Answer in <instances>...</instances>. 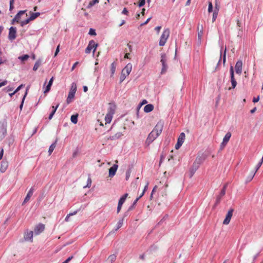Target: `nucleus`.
<instances>
[{"label": "nucleus", "mask_w": 263, "mask_h": 263, "mask_svg": "<svg viewBox=\"0 0 263 263\" xmlns=\"http://www.w3.org/2000/svg\"><path fill=\"white\" fill-rule=\"evenodd\" d=\"M7 121L3 119L0 121V142L7 135Z\"/></svg>", "instance_id": "f257e3e1"}, {"label": "nucleus", "mask_w": 263, "mask_h": 263, "mask_svg": "<svg viewBox=\"0 0 263 263\" xmlns=\"http://www.w3.org/2000/svg\"><path fill=\"white\" fill-rule=\"evenodd\" d=\"M132 69L131 63H128L126 66L122 69L121 74L120 78V82L122 83L125 79L126 77L130 73Z\"/></svg>", "instance_id": "f03ea898"}, {"label": "nucleus", "mask_w": 263, "mask_h": 263, "mask_svg": "<svg viewBox=\"0 0 263 263\" xmlns=\"http://www.w3.org/2000/svg\"><path fill=\"white\" fill-rule=\"evenodd\" d=\"M167 58L166 57V54L164 53H162L161 54V60H160V62H161V63L162 64V66L161 71V73L162 74H164L166 72V71L168 69V67L167 64Z\"/></svg>", "instance_id": "7ed1b4c3"}, {"label": "nucleus", "mask_w": 263, "mask_h": 263, "mask_svg": "<svg viewBox=\"0 0 263 263\" xmlns=\"http://www.w3.org/2000/svg\"><path fill=\"white\" fill-rule=\"evenodd\" d=\"M170 31L168 28H166L163 31L162 34L161 35L159 43L160 46H163L165 45L170 35Z\"/></svg>", "instance_id": "20e7f679"}, {"label": "nucleus", "mask_w": 263, "mask_h": 263, "mask_svg": "<svg viewBox=\"0 0 263 263\" xmlns=\"http://www.w3.org/2000/svg\"><path fill=\"white\" fill-rule=\"evenodd\" d=\"M159 135L156 134L153 130L149 134L146 141L145 144L149 145L152 142H153Z\"/></svg>", "instance_id": "39448f33"}, {"label": "nucleus", "mask_w": 263, "mask_h": 263, "mask_svg": "<svg viewBox=\"0 0 263 263\" xmlns=\"http://www.w3.org/2000/svg\"><path fill=\"white\" fill-rule=\"evenodd\" d=\"M98 45V44H96L93 40L90 41L87 47L85 49V53H90L92 48H93V52L94 53Z\"/></svg>", "instance_id": "423d86ee"}, {"label": "nucleus", "mask_w": 263, "mask_h": 263, "mask_svg": "<svg viewBox=\"0 0 263 263\" xmlns=\"http://www.w3.org/2000/svg\"><path fill=\"white\" fill-rule=\"evenodd\" d=\"M163 126L164 122L160 120L158 122V123L155 126L154 128L153 129V130L159 136L162 133V131L163 128Z\"/></svg>", "instance_id": "0eeeda50"}, {"label": "nucleus", "mask_w": 263, "mask_h": 263, "mask_svg": "<svg viewBox=\"0 0 263 263\" xmlns=\"http://www.w3.org/2000/svg\"><path fill=\"white\" fill-rule=\"evenodd\" d=\"M227 186V184H225L223 186V188L221 190L220 194L217 197L216 202L214 205V207H215L217 204H218L220 203L221 198L225 195Z\"/></svg>", "instance_id": "6e6552de"}, {"label": "nucleus", "mask_w": 263, "mask_h": 263, "mask_svg": "<svg viewBox=\"0 0 263 263\" xmlns=\"http://www.w3.org/2000/svg\"><path fill=\"white\" fill-rule=\"evenodd\" d=\"M16 37V28L14 27H11L9 28L8 39L10 41H13Z\"/></svg>", "instance_id": "1a4fd4ad"}, {"label": "nucleus", "mask_w": 263, "mask_h": 263, "mask_svg": "<svg viewBox=\"0 0 263 263\" xmlns=\"http://www.w3.org/2000/svg\"><path fill=\"white\" fill-rule=\"evenodd\" d=\"M230 76H231V84H232V88H235L237 85V82L235 80V78H234V68L232 66H231L230 67Z\"/></svg>", "instance_id": "9d476101"}, {"label": "nucleus", "mask_w": 263, "mask_h": 263, "mask_svg": "<svg viewBox=\"0 0 263 263\" xmlns=\"http://www.w3.org/2000/svg\"><path fill=\"white\" fill-rule=\"evenodd\" d=\"M127 196H128V194L126 193L120 198L119 202H118V207H117V213H119L120 212V211H121L122 206L123 204L124 203V202H125Z\"/></svg>", "instance_id": "9b49d317"}, {"label": "nucleus", "mask_w": 263, "mask_h": 263, "mask_svg": "<svg viewBox=\"0 0 263 263\" xmlns=\"http://www.w3.org/2000/svg\"><path fill=\"white\" fill-rule=\"evenodd\" d=\"M234 210L233 209H231L228 212L226 217L224 220L223 221V224H228L231 220V219L233 215Z\"/></svg>", "instance_id": "f8f14e48"}, {"label": "nucleus", "mask_w": 263, "mask_h": 263, "mask_svg": "<svg viewBox=\"0 0 263 263\" xmlns=\"http://www.w3.org/2000/svg\"><path fill=\"white\" fill-rule=\"evenodd\" d=\"M45 229V225L42 223L38 224L34 229L33 232L35 235H39Z\"/></svg>", "instance_id": "ddd939ff"}, {"label": "nucleus", "mask_w": 263, "mask_h": 263, "mask_svg": "<svg viewBox=\"0 0 263 263\" xmlns=\"http://www.w3.org/2000/svg\"><path fill=\"white\" fill-rule=\"evenodd\" d=\"M242 62L241 60L238 61L235 65V69L236 73L240 74L242 72Z\"/></svg>", "instance_id": "4468645a"}, {"label": "nucleus", "mask_w": 263, "mask_h": 263, "mask_svg": "<svg viewBox=\"0 0 263 263\" xmlns=\"http://www.w3.org/2000/svg\"><path fill=\"white\" fill-rule=\"evenodd\" d=\"M118 165L116 164H114L111 167L109 168V177H113L117 172Z\"/></svg>", "instance_id": "2eb2a0df"}, {"label": "nucleus", "mask_w": 263, "mask_h": 263, "mask_svg": "<svg viewBox=\"0 0 263 263\" xmlns=\"http://www.w3.org/2000/svg\"><path fill=\"white\" fill-rule=\"evenodd\" d=\"M205 156L202 154L201 156H198L194 163L197 166H199V165L204 161L205 159Z\"/></svg>", "instance_id": "dca6fc26"}, {"label": "nucleus", "mask_w": 263, "mask_h": 263, "mask_svg": "<svg viewBox=\"0 0 263 263\" xmlns=\"http://www.w3.org/2000/svg\"><path fill=\"white\" fill-rule=\"evenodd\" d=\"M34 192V189L31 187L27 193L26 197L25 198L24 201L22 203V205H24L26 202H27L30 199L31 196L32 195L33 193Z\"/></svg>", "instance_id": "f3484780"}, {"label": "nucleus", "mask_w": 263, "mask_h": 263, "mask_svg": "<svg viewBox=\"0 0 263 263\" xmlns=\"http://www.w3.org/2000/svg\"><path fill=\"white\" fill-rule=\"evenodd\" d=\"M199 166L193 163L190 171V178H192Z\"/></svg>", "instance_id": "a211bd4d"}, {"label": "nucleus", "mask_w": 263, "mask_h": 263, "mask_svg": "<svg viewBox=\"0 0 263 263\" xmlns=\"http://www.w3.org/2000/svg\"><path fill=\"white\" fill-rule=\"evenodd\" d=\"M123 134L121 132H118L113 136H110L108 139L111 140H115L119 139Z\"/></svg>", "instance_id": "6ab92c4d"}, {"label": "nucleus", "mask_w": 263, "mask_h": 263, "mask_svg": "<svg viewBox=\"0 0 263 263\" xmlns=\"http://www.w3.org/2000/svg\"><path fill=\"white\" fill-rule=\"evenodd\" d=\"M8 166V163L7 161H2L0 168V171L2 173H4L7 169Z\"/></svg>", "instance_id": "aec40b11"}, {"label": "nucleus", "mask_w": 263, "mask_h": 263, "mask_svg": "<svg viewBox=\"0 0 263 263\" xmlns=\"http://www.w3.org/2000/svg\"><path fill=\"white\" fill-rule=\"evenodd\" d=\"M33 231H30L25 234L24 238L26 240H32L33 237Z\"/></svg>", "instance_id": "412c9836"}, {"label": "nucleus", "mask_w": 263, "mask_h": 263, "mask_svg": "<svg viewBox=\"0 0 263 263\" xmlns=\"http://www.w3.org/2000/svg\"><path fill=\"white\" fill-rule=\"evenodd\" d=\"M110 106L108 108V114L111 115L113 116V115L115 113V110H116V105L115 104H109Z\"/></svg>", "instance_id": "4be33fe9"}, {"label": "nucleus", "mask_w": 263, "mask_h": 263, "mask_svg": "<svg viewBox=\"0 0 263 263\" xmlns=\"http://www.w3.org/2000/svg\"><path fill=\"white\" fill-rule=\"evenodd\" d=\"M154 106L151 104L146 105L144 107V111L146 112H149L154 109Z\"/></svg>", "instance_id": "5701e85b"}, {"label": "nucleus", "mask_w": 263, "mask_h": 263, "mask_svg": "<svg viewBox=\"0 0 263 263\" xmlns=\"http://www.w3.org/2000/svg\"><path fill=\"white\" fill-rule=\"evenodd\" d=\"M26 12V10H21L20 11L14 16L15 19L18 21V22H20V19L21 18V15L24 14Z\"/></svg>", "instance_id": "b1692460"}, {"label": "nucleus", "mask_w": 263, "mask_h": 263, "mask_svg": "<svg viewBox=\"0 0 263 263\" xmlns=\"http://www.w3.org/2000/svg\"><path fill=\"white\" fill-rule=\"evenodd\" d=\"M57 141L58 140L56 139L55 142L54 143H53L49 147V150H48V153H49V155H51V153L53 152V150L54 149L55 146H56V144H57Z\"/></svg>", "instance_id": "393cba45"}, {"label": "nucleus", "mask_w": 263, "mask_h": 263, "mask_svg": "<svg viewBox=\"0 0 263 263\" xmlns=\"http://www.w3.org/2000/svg\"><path fill=\"white\" fill-rule=\"evenodd\" d=\"M116 63L115 62H114L111 64V68H110V71H111V77H112L114 74L116 69Z\"/></svg>", "instance_id": "a878e982"}, {"label": "nucleus", "mask_w": 263, "mask_h": 263, "mask_svg": "<svg viewBox=\"0 0 263 263\" xmlns=\"http://www.w3.org/2000/svg\"><path fill=\"white\" fill-rule=\"evenodd\" d=\"M74 95L75 94H74L73 92H69L68 97L66 100L67 104H69L71 102L72 99L74 97Z\"/></svg>", "instance_id": "bb28decb"}, {"label": "nucleus", "mask_w": 263, "mask_h": 263, "mask_svg": "<svg viewBox=\"0 0 263 263\" xmlns=\"http://www.w3.org/2000/svg\"><path fill=\"white\" fill-rule=\"evenodd\" d=\"M231 137V133L230 132H228L226 134L225 136L224 137L222 141H223L224 143H228V142L230 140Z\"/></svg>", "instance_id": "cd10ccee"}, {"label": "nucleus", "mask_w": 263, "mask_h": 263, "mask_svg": "<svg viewBox=\"0 0 263 263\" xmlns=\"http://www.w3.org/2000/svg\"><path fill=\"white\" fill-rule=\"evenodd\" d=\"M199 27L198 26V40L201 41L202 35H203V27L202 25H201V29H200V30H199Z\"/></svg>", "instance_id": "c85d7f7f"}, {"label": "nucleus", "mask_w": 263, "mask_h": 263, "mask_svg": "<svg viewBox=\"0 0 263 263\" xmlns=\"http://www.w3.org/2000/svg\"><path fill=\"white\" fill-rule=\"evenodd\" d=\"M123 221H124V217H122V218L119 219V220L118 221V222L117 223V227L115 229V231H117L118 229H119L123 226Z\"/></svg>", "instance_id": "c756f323"}, {"label": "nucleus", "mask_w": 263, "mask_h": 263, "mask_svg": "<svg viewBox=\"0 0 263 263\" xmlns=\"http://www.w3.org/2000/svg\"><path fill=\"white\" fill-rule=\"evenodd\" d=\"M218 9L217 8V4L216 5L215 9L213 13L212 22H214L218 15Z\"/></svg>", "instance_id": "7c9ffc66"}, {"label": "nucleus", "mask_w": 263, "mask_h": 263, "mask_svg": "<svg viewBox=\"0 0 263 263\" xmlns=\"http://www.w3.org/2000/svg\"><path fill=\"white\" fill-rule=\"evenodd\" d=\"M78 118V114L72 115L70 118V120H71V122H72L74 124L77 123Z\"/></svg>", "instance_id": "2f4dec72"}, {"label": "nucleus", "mask_w": 263, "mask_h": 263, "mask_svg": "<svg viewBox=\"0 0 263 263\" xmlns=\"http://www.w3.org/2000/svg\"><path fill=\"white\" fill-rule=\"evenodd\" d=\"M30 13H31V14H30V16L29 17H30V20H31V21L35 20L36 17H37L40 15V12H35V13L30 12Z\"/></svg>", "instance_id": "473e14b6"}, {"label": "nucleus", "mask_w": 263, "mask_h": 263, "mask_svg": "<svg viewBox=\"0 0 263 263\" xmlns=\"http://www.w3.org/2000/svg\"><path fill=\"white\" fill-rule=\"evenodd\" d=\"M112 119V115L107 114L105 117V121L106 122V124L110 123Z\"/></svg>", "instance_id": "72a5a7b5"}, {"label": "nucleus", "mask_w": 263, "mask_h": 263, "mask_svg": "<svg viewBox=\"0 0 263 263\" xmlns=\"http://www.w3.org/2000/svg\"><path fill=\"white\" fill-rule=\"evenodd\" d=\"M158 247L157 245L153 244L149 248L147 251H149L150 253H152L158 249Z\"/></svg>", "instance_id": "f704fd0d"}, {"label": "nucleus", "mask_w": 263, "mask_h": 263, "mask_svg": "<svg viewBox=\"0 0 263 263\" xmlns=\"http://www.w3.org/2000/svg\"><path fill=\"white\" fill-rule=\"evenodd\" d=\"M255 174V172H254L253 171H252L250 175L247 177L246 180V182H249L251 181L253 179Z\"/></svg>", "instance_id": "c9c22d12"}, {"label": "nucleus", "mask_w": 263, "mask_h": 263, "mask_svg": "<svg viewBox=\"0 0 263 263\" xmlns=\"http://www.w3.org/2000/svg\"><path fill=\"white\" fill-rule=\"evenodd\" d=\"M99 2V0H92L90 1L88 6H87V8L88 9H90L91 8L93 5H95L96 4L98 3Z\"/></svg>", "instance_id": "e433bc0d"}, {"label": "nucleus", "mask_w": 263, "mask_h": 263, "mask_svg": "<svg viewBox=\"0 0 263 263\" xmlns=\"http://www.w3.org/2000/svg\"><path fill=\"white\" fill-rule=\"evenodd\" d=\"M41 64V60H37L34 65V66L33 67V70L34 71H36L39 68Z\"/></svg>", "instance_id": "4c0bfd02"}, {"label": "nucleus", "mask_w": 263, "mask_h": 263, "mask_svg": "<svg viewBox=\"0 0 263 263\" xmlns=\"http://www.w3.org/2000/svg\"><path fill=\"white\" fill-rule=\"evenodd\" d=\"M185 134L184 133H181L180 134V135L178 138V141L183 143L184 139H185Z\"/></svg>", "instance_id": "58836bf2"}, {"label": "nucleus", "mask_w": 263, "mask_h": 263, "mask_svg": "<svg viewBox=\"0 0 263 263\" xmlns=\"http://www.w3.org/2000/svg\"><path fill=\"white\" fill-rule=\"evenodd\" d=\"M76 91H77V85L75 83H73L71 84V86L69 92H73V93L75 94Z\"/></svg>", "instance_id": "ea45409f"}, {"label": "nucleus", "mask_w": 263, "mask_h": 263, "mask_svg": "<svg viewBox=\"0 0 263 263\" xmlns=\"http://www.w3.org/2000/svg\"><path fill=\"white\" fill-rule=\"evenodd\" d=\"M116 259V255L115 254L110 255L108 258V261H110L111 262L115 261Z\"/></svg>", "instance_id": "a19ab883"}, {"label": "nucleus", "mask_w": 263, "mask_h": 263, "mask_svg": "<svg viewBox=\"0 0 263 263\" xmlns=\"http://www.w3.org/2000/svg\"><path fill=\"white\" fill-rule=\"evenodd\" d=\"M31 21V20H30V17H29L24 21H21V22H20L21 26L23 27V26H25V25L28 24L30 22V21Z\"/></svg>", "instance_id": "79ce46f5"}, {"label": "nucleus", "mask_w": 263, "mask_h": 263, "mask_svg": "<svg viewBox=\"0 0 263 263\" xmlns=\"http://www.w3.org/2000/svg\"><path fill=\"white\" fill-rule=\"evenodd\" d=\"M29 56L28 54H24L22 56H20L18 57V59L21 60L22 61L24 62L28 59Z\"/></svg>", "instance_id": "37998d69"}, {"label": "nucleus", "mask_w": 263, "mask_h": 263, "mask_svg": "<svg viewBox=\"0 0 263 263\" xmlns=\"http://www.w3.org/2000/svg\"><path fill=\"white\" fill-rule=\"evenodd\" d=\"M27 94V89H26V92L25 93V95H24L23 98H22V102H21V103L20 105V108L21 110L22 109V108H23V104H24V100H25V97L26 96Z\"/></svg>", "instance_id": "c03bdc74"}, {"label": "nucleus", "mask_w": 263, "mask_h": 263, "mask_svg": "<svg viewBox=\"0 0 263 263\" xmlns=\"http://www.w3.org/2000/svg\"><path fill=\"white\" fill-rule=\"evenodd\" d=\"M78 211H79V210H77V211H76L73 212V213H70V214H68V215L66 216V217H65V220L66 221H69V217H70V216H72V215H74L78 213Z\"/></svg>", "instance_id": "a18cd8bd"}, {"label": "nucleus", "mask_w": 263, "mask_h": 263, "mask_svg": "<svg viewBox=\"0 0 263 263\" xmlns=\"http://www.w3.org/2000/svg\"><path fill=\"white\" fill-rule=\"evenodd\" d=\"M91 179L90 178V177H88V179H87V185L86 186H84V188H86V187H90V186H91Z\"/></svg>", "instance_id": "49530a36"}, {"label": "nucleus", "mask_w": 263, "mask_h": 263, "mask_svg": "<svg viewBox=\"0 0 263 263\" xmlns=\"http://www.w3.org/2000/svg\"><path fill=\"white\" fill-rule=\"evenodd\" d=\"M165 156H166V154H164V153H162L161 154V156H160V162H159V165H161V163L163 162V161L165 159Z\"/></svg>", "instance_id": "de8ad7c7"}, {"label": "nucleus", "mask_w": 263, "mask_h": 263, "mask_svg": "<svg viewBox=\"0 0 263 263\" xmlns=\"http://www.w3.org/2000/svg\"><path fill=\"white\" fill-rule=\"evenodd\" d=\"M147 103V101L146 100H143L142 102H141L139 105H138V106L137 107V109H138L139 110L141 108V107L144 105V104H145Z\"/></svg>", "instance_id": "09e8293b"}, {"label": "nucleus", "mask_w": 263, "mask_h": 263, "mask_svg": "<svg viewBox=\"0 0 263 263\" xmlns=\"http://www.w3.org/2000/svg\"><path fill=\"white\" fill-rule=\"evenodd\" d=\"M213 11V5L212 2H209V6H208V12L209 13L212 12Z\"/></svg>", "instance_id": "8fccbe9b"}, {"label": "nucleus", "mask_w": 263, "mask_h": 263, "mask_svg": "<svg viewBox=\"0 0 263 263\" xmlns=\"http://www.w3.org/2000/svg\"><path fill=\"white\" fill-rule=\"evenodd\" d=\"M51 85H50L48 84L45 87V90H44V92L45 93H46L50 91V89H51Z\"/></svg>", "instance_id": "3c124183"}, {"label": "nucleus", "mask_w": 263, "mask_h": 263, "mask_svg": "<svg viewBox=\"0 0 263 263\" xmlns=\"http://www.w3.org/2000/svg\"><path fill=\"white\" fill-rule=\"evenodd\" d=\"M88 33H89V34H90L91 35H96V32L95 29H92V28H90L89 29Z\"/></svg>", "instance_id": "603ef678"}, {"label": "nucleus", "mask_w": 263, "mask_h": 263, "mask_svg": "<svg viewBox=\"0 0 263 263\" xmlns=\"http://www.w3.org/2000/svg\"><path fill=\"white\" fill-rule=\"evenodd\" d=\"M182 144L183 143L177 140V142L175 145V148L177 149H179L180 147V146L182 145Z\"/></svg>", "instance_id": "864d4df0"}, {"label": "nucleus", "mask_w": 263, "mask_h": 263, "mask_svg": "<svg viewBox=\"0 0 263 263\" xmlns=\"http://www.w3.org/2000/svg\"><path fill=\"white\" fill-rule=\"evenodd\" d=\"M222 59H223V64H224L226 63V48L224 49Z\"/></svg>", "instance_id": "5fc2aeb1"}, {"label": "nucleus", "mask_w": 263, "mask_h": 263, "mask_svg": "<svg viewBox=\"0 0 263 263\" xmlns=\"http://www.w3.org/2000/svg\"><path fill=\"white\" fill-rule=\"evenodd\" d=\"M145 3V0H140L138 4V6L141 7L143 6Z\"/></svg>", "instance_id": "6e6d98bb"}, {"label": "nucleus", "mask_w": 263, "mask_h": 263, "mask_svg": "<svg viewBox=\"0 0 263 263\" xmlns=\"http://www.w3.org/2000/svg\"><path fill=\"white\" fill-rule=\"evenodd\" d=\"M73 256H71L69 257L62 263H68L73 258Z\"/></svg>", "instance_id": "4d7b16f0"}, {"label": "nucleus", "mask_w": 263, "mask_h": 263, "mask_svg": "<svg viewBox=\"0 0 263 263\" xmlns=\"http://www.w3.org/2000/svg\"><path fill=\"white\" fill-rule=\"evenodd\" d=\"M7 83H8V81L7 80H5L2 82H0V87L6 85L7 84Z\"/></svg>", "instance_id": "13d9d810"}, {"label": "nucleus", "mask_w": 263, "mask_h": 263, "mask_svg": "<svg viewBox=\"0 0 263 263\" xmlns=\"http://www.w3.org/2000/svg\"><path fill=\"white\" fill-rule=\"evenodd\" d=\"M151 18H152V17H149L148 18H147V20H146V21H145V22H144V23H142V24L140 25V26H143V25H145L147 24L149 22V21L151 20Z\"/></svg>", "instance_id": "bf43d9fd"}, {"label": "nucleus", "mask_w": 263, "mask_h": 263, "mask_svg": "<svg viewBox=\"0 0 263 263\" xmlns=\"http://www.w3.org/2000/svg\"><path fill=\"white\" fill-rule=\"evenodd\" d=\"M55 111H54V110H52V111H51V113L50 114V115H49V117H48V118H49V120H51V119L52 118V117H53V116L54 114H55Z\"/></svg>", "instance_id": "052dcab7"}, {"label": "nucleus", "mask_w": 263, "mask_h": 263, "mask_svg": "<svg viewBox=\"0 0 263 263\" xmlns=\"http://www.w3.org/2000/svg\"><path fill=\"white\" fill-rule=\"evenodd\" d=\"M14 1H10V10H12L13 9V3Z\"/></svg>", "instance_id": "680f3d73"}, {"label": "nucleus", "mask_w": 263, "mask_h": 263, "mask_svg": "<svg viewBox=\"0 0 263 263\" xmlns=\"http://www.w3.org/2000/svg\"><path fill=\"white\" fill-rule=\"evenodd\" d=\"M59 51H60V45H59L56 48V50H55V51L54 53V57H56Z\"/></svg>", "instance_id": "e2e57ef3"}, {"label": "nucleus", "mask_w": 263, "mask_h": 263, "mask_svg": "<svg viewBox=\"0 0 263 263\" xmlns=\"http://www.w3.org/2000/svg\"><path fill=\"white\" fill-rule=\"evenodd\" d=\"M130 172L129 170L127 171L126 172V180H128L130 176Z\"/></svg>", "instance_id": "0e129e2a"}, {"label": "nucleus", "mask_w": 263, "mask_h": 263, "mask_svg": "<svg viewBox=\"0 0 263 263\" xmlns=\"http://www.w3.org/2000/svg\"><path fill=\"white\" fill-rule=\"evenodd\" d=\"M259 100V96H258L256 98H254L253 99V102L254 103H256L257 102H258Z\"/></svg>", "instance_id": "69168bd1"}, {"label": "nucleus", "mask_w": 263, "mask_h": 263, "mask_svg": "<svg viewBox=\"0 0 263 263\" xmlns=\"http://www.w3.org/2000/svg\"><path fill=\"white\" fill-rule=\"evenodd\" d=\"M122 13L123 14L127 15L128 11L126 8H124L122 12Z\"/></svg>", "instance_id": "338daca9"}, {"label": "nucleus", "mask_w": 263, "mask_h": 263, "mask_svg": "<svg viewBox=\"0 0 263 263\" xmlns=\"http://www.w3.org/2000/svg\"><path fill=\"white\" fill-rule=\"evenodd\" d=\"M227 144V143H224L223 141H222L220 144V149H222L226 146Z\"/></svg>", "instance_id": "774afa93"}]
</instances>
